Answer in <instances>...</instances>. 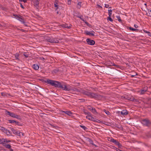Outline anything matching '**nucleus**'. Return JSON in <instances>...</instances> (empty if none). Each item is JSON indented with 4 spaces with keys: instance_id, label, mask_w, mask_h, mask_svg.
Listing matches in <instances>:
<instances>
[{
    "instance_id": "nucleus-1",
    "label": "nucleus",
    "mask_w": 151,
    "mask_h": 151,
    "mask_svg": "<svg viewBox=\"0 0 151 151\" xmlns=\"http://www.w3.org/2000/svg\"><path fill=\"white\" fill-rule=\"evenodd\" d=\"M58 88L62 89L63 90L68 91H70L72 89V87L70 85H67L66 83L63 82L60 83L59 82Z\"/></svg>"
},
{
    "instance_id": "nucleus-2",
    "label": "nucleus",
    "mask_w": 151,
    "mask_h": 151,
    "mask_svg": "<svg viewBox=\"0 0 151 151\" xmlns=\"http://www.w3.org/2000/svg\"><path fill=\"white\" fill-rule=\"evenodd\" d=\"M45 83L50 84L56 88H58L59 82L47 79L45 81Z\"/></svg>"
},
{
    "instance_id": "nucleus-3",
    "label": "nucleus",
    "mask_w": 151,
    "mask_h": 151,
    "mask_svg": "<svg viewBox=\"0 0 151 151\" xmlns=\"http://www.w3.org/2000/svg\"><path fill=\"white\" fill-rule=\"evenodd\" d=\"M44 39L47 40V41L49 42L52 43H58L59 42V40L57 38H54L52 37H45L44 38Z\"/></svg>"
},
{
    "instance_id": "nucleus-4",
    "label": "nucleus",
    "mask_w": 151,
    "mask_h": 151,
    "mask_svg": "<svg viewBox=\"0 0 151 151\" xmlns=\"http://www.w3.org/2000/svg\"><path fill=\"white\" fill-rule=\"evenodd\" d=\"M90 94L89 96L92 98H94L100 99H102L103 97V96H101L98 95L96 93H93L90 92Z\"/></svg>"
},
{
    "instance_id": "nucleus-5",
    "label": "nucleus",
    "mask_w": 151,
    "mask_h": 151,
    "mask_svg": "<svg viewBox=\"0 0 151 151\" xmlns=\"http://www.w3.org/2000/svg\"><path fill=\"white\" fill-rule=\"evenodd\" d=\"M6 114L7 115L10 116L12 117L15 118L17 119H19V116L16 114L11 113L8 111H6Z\"/></svg>"
},
{
    "instance_id": "nucleus-6",
    "label": "nucleus",
    "mask_w": 151,
    "mask_h": 151,
    "mask_svg": "<svg viewBox=\"0 0 151 151\" xmlns=\"http://www.w3.org/2000/svg\"><path fill=\"white\" fill-rule=\"evenodd\" d=\"M141 123L145 126H149L151 125L150 121L146 119H144L141 121Z\"/></svg>"
},
{
    "instance_id": "nucleus-7",
    "label": "nucleus",
    "mask_w": 151,
    "mask_h": 151,
    "mask_svg": "<svg viewBox=\"0 0 151 151\" xmlns=\"http://www.w3.org/2000/svg\"><path fill=\"white\" fill-rule=\"evenodd\" d=\"M86 41L88 44L91 45H93L95 43V42L94 41L90 40L89 38H88L87 39Z\"/></svg>"
},
{
    "instance_id": "nucleus-8",
    "label": "nucleus",
    "mask_w": 151,
    "mask_h": 151,
    "mask_svg": "<svg viewBox=\"0 0 151 151\" xmlns=\"http://www.w3.org/2000/svg\"><path fill=\"white\" fill-rule=\"evenodd\" d=\"M81 92L83 94L87 95L88 96H89V95L90 94V92L83 90H81Z\"/></svg>"
},
{
    "instance_id": "nucleus-9",
    "label": "nucleus",
    "mask_w": 151,
    "mask_h": 151,
    "mask_svg": "<svg viewBox=\"0 0 151 151\" xmlns=\"http://www.w3.org/2000/svg\"><path fill=\"white\" fill-rule=\"evenodd\" d=\"M85 33L87 35H89L92 36H94V32L93 31H91V32L88 31H85Z\"/></svg>"
},
{
    "instance_id": "nucleus-10",
    "label": "nucleus",
    "mask_w": 151,
    "mask_h": 151,
    "mask_svg": "<svg viewBox=\"0 0 151 151\" xmlns=\"http://www.w3.org/2000/svg\"><path fill=\"white\" fill-rule=\"evenodd\" d=\"M147 86L145 87L143 89L141 90V91H139V92L141 94H143L147 91Z\"/></svg>"
},
{
    "instance_id": "nucleus-11",
    "label": "nucleus",
    "mask_w": 151,
    "mask_h": 151,
    "mask_svg": "<svg viewBox=\"0 0 151 151\" xmlns=\"http://www.w3.org/2000/svg\"><path fill=\"white\" fill-rule=\"evenodd\" d=\"M86 118L90 120L94 121L95 119L92 116V115L90 114V115H88L86 116Z\"/></svg>"
},
{
    "instance_id": "nucleus-12",
    "label": "nucleus",
    "mask_w": 151,
    "mask_h": 151,
    "mask_svg": "<svg viewBox=\"0 0 151 151\" xmlns=\"http://www.w3.org/2000/svg\"><path fill=\"white\" fill-rule=\"evenodd\" d=\"M118 112L119 113H119H120L123 116H124L125 115H126L128 114L127 111L126 110H123L121 111H119Z\"/></svg>"
},
{
    "instance_id": "nucleus-13",
    "label": "nucleus",
    "mask_w": 151,
    "mask_h": 151,
    "mask_svg": "<svg viewBox=\"0 0 151 151\" xmlns=\"http://www.w3.org/2000/svg\"><path fill=\"white\" fill-rule=\"evenodd\" d=\"M1 144L3 145L4 146L7 148L9 149H10L11 148V146L10 145L4 143L3 142H1Z\"/></svg>"
},
{
    "instance_id": "nucleus-14",
    "label": "nucleus",
    "mask_w": 151,
    "mask_h": 151,
    "mask_svg": "<svg viewBox=\"0 0 151 151\" xmlns=\"http://www.w3.org/2000/svg\"><path fill=\"white\" fill-rule=\"evenodd\" d=\"M54 6L55 7H56V10H57V9H60L61 8V7L59 5V4L58 3H54Z\"/></svg>"
},
{
    "instance_id": "nucleus-15",
    "label": "nucleus",
    "mask_w": 151,
    "mask_h": 151,
    "mask_svg": "<svg viewBox=\"0 0 151 151\" xmlns=\"http://www.w3.org/2000/svg\"><path fill=\"white\" fill-rule=\"evenodd\" d=\"M91 111L94 115H96L97 114V112L96 110L93 107V108H91Z\"/></svg>"
},
{
    "instance_id": "nucleus-16",
    "label": "nucleus",
    "mask_w": 151,
    "mask_h": 151,
    "mask_svg": "<svg viewBox=\"0 0 151 151\" xmlns=\"http://www.w3.org/2000/svg\"><path fill=\"white\" fill-rule=\"evenodd\" d=\"M61 26L63 28H69L71 27L70 26H68L67 24H63Z\"/></svg>"
},
{
    "instance_id": "nucleus-17",
    "label": "nucleus",
    "mask_w": 151,
    "mask_h": 151,
    "mask_svg": "<svg viewBox=\"0 0 151 151\" xmlns=\"http://www.w3.org/2000/svg\"><path fill=\"white\" fill-rule=\"evenodd\" d=\"M78 17L79 18L81 19V20H82L84 22H85V23L88 26V25H89V24H88V23L87 22H86V21H85L84 20V19H83V18H82L83 16H81L80 17Z\"/></svg>"
},
{
    "instance_id": "nucleus-18",
    "label": "nucleus",
    "mask_w": 151,
    "mask_h": 151,
    "mask_svg": "<svg viewBox=\"0 0 151 151\" xmlns=\"http://www.w3.org/2000/svg\"><path fill=\"white\" fill-rule=\"evenodd\" d=\"M146 15L151 17V10L148 9V12H146Z\"/></svg>"
},
{
    "instance_id": "nucleus-19",
    "label": "nucleus",
    "mask_w": 151,
    "mask_h": 151,
    "mask_svg": "<svg viewBox=\"0 0 151 151\" xmlns=\"http://www.w3.org/2000/svg\"><path fill=\"white\" fill-rule=\"evenodd\" d=\"M33 68L34 69L37 70L39 69V67L37 65L34 64L33 65Z\"/></svg>"
},
{
    "instance_id": "nucleus-20",
    "label": "nucleus",
    "mask_w": 151,
    "mask_h": 151,
    "mask_svg": "<svg viewBox=\"0 0 151 151\" xmlns=\"http://www.w3.org/2000/svg\"><path fill=\"white\" fill-rule=\"evenodd\" d=\"M11 129L12 131L13 132L14 134L17 135V134L18 133V132L17 130L14 129L13 128H11Z\"/></svg>"
},
{
    "instance_id": "nucleus-21",
    "label": "nucleus",
    "mask_w": 151,
    "mask_h": 151,
    "mask_svg": "<svg viewBox=\"0 0 151 151\" xmlns=\"http://www.w3.org/2000/svg\"><path fill=\"white\" fill-rule=\"evenodd\" d=\"M72 89L70 91L73 90L74 91H76L77 92H81V90H79L77 89L76 88H73V87H72Z\"/></svg>"
},
{
    "instance_id": "nucleus-22",
    "label": "nucleus",
    "mask_w": 151,
    "mask_h": 151,
    "mask_svg": "<svg viewBox=\"0 0 151 151\" xmlns=\"http://www.w3.org/2000/svg\"><path fill=\"white\" fill-rule=\"evenodd\" d=\"M63 112L67 114V115L69 116H70L72 114L71 112L70 111H63Z\"/></svg>"
},
{
    "instance_id": "nucleus-23",
    "label": "nucleus",
    "mask_w": 151,
    "mask_h": 151,
    "mask_svg": "<svg viewBox=\"0 0 151 151\" xmlns=\"http://www.w3.org/2000/svg\"><path fill=\"white\" fill-rule=\"evenodd\" d=\"M40 0H35V4L37 6H38L39 3V1Z\"/></svg>"
},
{
    "instance_id": "nucleus-24",
    "label": "nucleus",
    "mask_w": 151,
    "mask_h": 151,
    "mask_svg": "<svg viewBox=\"0 0 151 151\" xmlns=\"http://www.w3.org/2000/svg\"><path fill=\"white\" fill-rule=\"evenodd\" d=\"M4 132L5 134H6L7 135H9L10 134H11L10 131L7 129H5V130L4 131Z\"/></svg>"
},
{
    "instance_id": "nucleus-25",
    "label": "nucleus",
    "mask_w": 151,
    "mask_h": 151,
    "mask_svg": "<svg viewBox=\"0 0 151 151\" xmlns=\"http://www.w3.org/2000/svg\"><path fill=\"white\" fill-rule=\"evenodd\" d=\"M18 19L21 22H24V20L23 19V17L22 16H20V17H19V18Z\"/></svg>"
},
{
    "instance_id": "nucleus-26",
    "label": "nucleus",
    "mask_w": 151,
    "mask_h": 151,
    "mask_svg": "<svg viewBox=\"0 0 151 151\" xmlns=\"http://www.w3.org/2000/svg\"><path fill=\"white\" fill-rule=\"evenodd\" d=\"M110 141L116 144L117 141H116V140L114 139H111L110 140Z\"/></svg>"
},
{
    "instance_id": "nucleus-27",
    "label": "nucleus",
    "mask_w": 151,
    "mask_h": 151,
    "mask_svg": "<svg viewBox=\"0 0 151 151\" xmlns=\"http://www.w3.org/2000/svg\"><path fill=\"white\" fill-rule=\"evenodd\" d=\"M24 133L22 132H18V133L17 134V135L18 136H21V135L23 136Z\"/></svg>"
},
{
    "instance_id": "nucleus-28",
    "label": "nucleus",
    "mask_w": 151,
    "mask_h": 151,
    "mask_svg": "<svg viewBox=\"0 0 151 151\" xmlns=\"http://www.w3.org/2000/svg\"><path fill=\"white\" fill-rule=\"evenodd\" d=\"M5 129L4 127L0 126V130L2 131V132H4L5 130Z\"/></svg>"
},
{
    "instance_id": "nucleus-29",
    "label": "nucleus",
    "mask_w": 151,
    "mask_h": 151,
    "mask_svg": "<svg viewBox=\"0 0 151 151\" xmlns=\"http://www.w3.org/2000/svg\"><path fill=\"white\" fill-rule=\"evenodd\" d=\"M109 16L111 17V15L112 11L111 10H108Z\"/></svg>"
},
{
    "instance_id": "nucleus-30",
    "label": "nucleus",
    "mask_w": 151,
    "mask_h": 151,
    "mask_svg": "<svg viewBox=\"0 0 151 151\" xmlns=\"http://www.w3.org/2000/svg\"><path fill=\"white\" fill-rule=\"evenodd\" d=\"M10 142V141L6 139H4L3 141H2L1 142H3L4 143H5V142Z\"/></svg>"
},
{
    "instance_id": "nucleus-31",
    "label": "nucleus",
    "mask_w": 151,
    "mask_h": 151,
    "mask_svg": "<svg viewBox=\"0 0 151 151\" xmlns=\"http://www.w3.org/2000/svg\"><path fill=\"white\" fill-rule=\"evenodd\" d=\"M83 113L86 115H90L91 113L89 112H86L85 110H84L83 111Z\"/></svg>"
},
{
    "instance_id": "nucleus-32",
    "label": "nucleus",
    "mask_w": 151,
    "mask_h": 151,
    "mask_svg": "<svg viewBox=\"0 0 151 151\" xmlns=\"http://www.w3.org/2000/svg\"><path fill=\"white\" fill-rule=\"evenodd\" d=\"M116 145H118L119 147H120L122 146L121 144L118 141H117Z\"/></svg>"
},
{
    "instance_id": "nucleus-33",
    "label": "nucleus",
    "mask_w": 151,
    "mask_h": 151,
    "mask_svg": "<svg viewBox=\"0 0 151 151\" xmlns=\"http://www.w3.org/2000/svg\"><path fill=\"white\" fill-rule=\"evenodd\" d=\"M81 2H79L78 3V6H77V8H80L81 7Z\"/></svg>"
},
{
    "instance_id": "nucleus-34",
    "label": "nucleus",
    "mask_w": 151,
    "mask_h": 151,
    "mask_svg": "<svg viewBox=\"0 0 151 151\" xmlns=\"http://www.w3.org/2000/svg\"><path fill=\"white\" fill-rule=\"evenodd\" d=\"M104 111L105 113L107 115L110 114V112L107 111H106L105 110H104Z\"/></svg>"
},
{
    "instance_id": "nucleus-35",
    "label": "nucleus",
    "mask_w": 151,
    "mask_h": 151,
    "mask_svg": "<svg viewBox=\"0 0 151 151\" xmlns=\"http://www.w3.org/2000/svg\"><path fill=\"white\" fill-rule=\"evenodd\" d=\"M9 122L11 123H14V122L16 123V122L14 120H9Z\"/></svg>"
},
{
    "instance_id": "nucleus-36",
    "label": "nucleus",
    "mask_w": 151,
    "mask_h": 151,
    "mask_svg": "<svg viewBox=\"0 0 151 151\" xmlns=\"http://www.w3.org/2000/svg\"><path fill=\"white\" fill-rule=\"evenodd\" d=\"M80 127L81 128H83L84 130H85L86 129H87V128L84 126L82 125H80Z\"/></svg>"
},
{
    "instance_id": "nucleus-37",
    "label": "nucleus",
    "mask_w": 151,
    "mask_h": 151,
    "mask_svg": "<svg viewBox=\"0 0 151 151\" xmlns=\"http://www.w3.org/2000/svg\"><path fill=\"white\" fill-rule=\"evenodd\" d=\"M143 31H144L146 33H147L148 34V35L150 36H151V33H150V32H148V31H145V30H143Z\"/></svg>"
},
{
    "instance_id": "nucleus-38",
    "label": "nucleus",
    "mask_w": 151,
    "mask_h": 151,
    "mask_svg": "<svg viewBox=\"0 0 151 151\" xmlns=\"http://www.w3.org/2000/svg\"><path fill=\"white\" fill-rule=\"evenodd\" d=\"M15 57L16 59H18V58L19 57V55L18 53H16L15 55Z\"/></svg>"
},
{
    "instance_id": "nucleus-39",
    "label": "nucleus",
    "mask_w": 151,
    "mask_h": 151,
    "mask_svg": "<svg viewBox=\"0 0 151 151\" xmlns=\"http://www.w3.org/2000/svg\"><path fill=\"white\" fill-rule=\"evenodd\" d=\"M129 29L132 31H135V32H137L138 30V29Z\"/></svg>"
},
{
    "instance_id": "nucleus-40",
    "label": "nucleus",
    "mask_w": 151,
    "mask_h": 151,
    "mask_svg": "<svg viewBox=\"0 0 151 151\" xmlns=\"http://www.w3.org/2000/svg\"><path fill=\"white\" fill-rule=\"evenodd\" d=\"M124 28H133L131 27H129V26H127L126 25H124Z\"/></svg>"
},
{
    "instance_id": "nucleus-41",
    "label": "nucleus",
    "mask_w": 151,
    "mask_h": 151,
    "mask_svg": "<svg viewBox=\"0 0 151 151\" xmlns=\"http://www.w3.org/2000/svg\"><path fill=\"white\" fill-rule=\"evenodd\" d=\"M108 20H109V21H112L113 19H111V18L109 16L108 17Z\"/></svg>"
},
{
    "instance_id": "nucleus-42",
    "label": "nucleus",
    "mask_w": 151,
    "mask_h": 151,
    "mask_svg": "<svg viewBox=\"0 0 151 151\" xmlns=\"http://www.w3.org/2000/svg\"><path fill=\"white\" fill-rule=\"evenodd\" d=\"M0 8L3 10H5L6 8L4 7H3L2 6H0Z\"/></svg>"
},
{
    "instance_id": "nucleus-43",
    "label": "nucleus",
    "mask_w": 151,
    "mask_h": 151,
    "mask_svg": "<svg viewBox=\"0 0 151 151\" xmlns=\"http://www.w3.org/2000/svg\"><path fill=\"white\" fill-rule=\"evenodd\" d=\"M117 18L118 20V21L119 22H121L122 21V20L121 19V18L119 16L117 17Z\"/></svg>"
},
{
    "instance_id": "nucleus-44",
    "label": "nucleus",
    "mask_w": 151,
    "mask_h": 151,
    "mask_svg": "<svg viewBox=\"0 0 151 151\" xmlns=\"http://www.w3.org/2000/svg\"><path fill=\"white\" fill-rule=\"evenodd\" d=\"M38 59L43 60H45V59L43 57H39Z\"/></svg>"
},
{
    "instance_id": "nucleus-45",
    "label": "nucleus",
    "mask_w": 151,
    "mask_h": 151,
    "mask_svg": "<svg viewBox=\"0 0 151 151\" xmlns=\"http://www.w3.org/2000/svg\"><path fill=\"white\" fill-rule=\"evenodd\" d=\"M24 55L25 56V57L27 58L28 57L29 55L27 53H25L24 54Z\"/></svg>"
},
{
    "instance_id": "nucleus-46",
    "label": "nucleus",
    "mask_w": 151,
    "mask_h": 151,
    "mask_svg": "<svg viewBox=\"0 0 151 151\" xmlns=\"http://www.w3.org/2000/svg\"><path fill=\"white\" fill-rule=\"evenodd\" d=\"M14 16L16 17V18H18V19L19 18V17H20V16H19L17 15V14H15V15H14Z\"/></svg>"
},
{
    "instance_id": "nucleus-47",
    "label": "nucleus",
    "mask_w": 151,
    "mask_h": 151,
    "mask_svg": "<svg viewBox=\"0 0 151 151\" xmlns=\"http://www.w3.org/2000/svg\"><path fill=\"white\" fill-rule=\"evenodd\" d=\"M93 107H91L90 106H88V109L90 110V111H91V108H93Z\"/></svg>"
},
{
    "instance_id": "nucleus-48",
    "label": "nucleus",
    "mask_w": 151,
    "mask_h": 151,
    "mask_svg": "<svg viewBox=\"0 0 151 151\" xmlns=\"http://www.w3.org/2000/svg\"><path fill=\"white\" fill-rule=\"evenodd\" d=\"M109 5L108 4H105V7L106 8H107L109 7Z\"/></svg>"
},
{
    "instance_id": "nucleus-49",
    "label": "nucleus",
    "mask_w": 151,
    "mask_h": 151,
    "mask_svg": "<svg viewBox=\"0 0 151 151\" xmlns=\"http://www.w3.org/2000/svg\"><path fill=\"white\" fill-rule=\"evenodd\" d=\"M20 6H21V7L22 8L24 9V7L22 5V4H20Z\"/></svg>"
},
{
    "instance_id": "nucleus-50",
    "label": "nucleus",
    "mask_w": 151,
    "mask_h": 151,
    "mask_svg": "<svg viewBox=\"0 0 151 151\" xmlns=\"http://www.w3.org/2000/svg\"><path fill=\"white\" fill-rule=\"evenodd\" d=\"M134 27H135L136 28H137V27H138V26L136 24H134Z\"/></svg>"
},
{
    "instance_id": "nucleus-51",
    "label": "nucleus",
    "mask_w": 151,
    "mask_h": 151,
    "mask_svg": "<svg viewBox=\"0 0 151 151\" xmlns=\"http://www.w3.org/2000/svg\"><path fill=\"white\" fill-rule=\"evenodd\" d=\"M97 6H98V7H99V8H102V7L101 6H100V5H98Z\"/></svg>"
},
{
    "instance_id": "nucleus-52",
    "label": "nucleus",
    "mask_w": 151,
    "mask_h": 151,
    "mask_svg": "<svg viewBox=\"0 0 151 151\" xmlns=\"http://www.w3.org/2000/svg\"><path fill=\"white\" fill-rule=\"evenodd\" d=\"M23 1L24 3H25L27 2V0H23Z\"/></svg>"
},
{
    "instance_id": "nucleus-53",
    "label": "nucleus",
    "mask_w": 151,
    "mask_h": 151,
    "mask_svg": "<svg viewBox=\"0 0 151 151\" xmlns=\"http://www.w3.org/2000/svg\"><path fill=\"white\" fill-rule=\"evenodd\" d=\"M71 3V1H68V4H70Z\"/></svg>"
},
{
    "instance_id": "nucleus-54",
    "label": "nucleus",
    "mask_w": 151,
    "mask_h": 151,
    "mask_svg": "<svg viewBox=\"0 0 151 151\" xmlns=\"http://www.w3.org/2000/svg\"><path fill=\"white\" fill-rule=\"evenodd\" d=\"M55 3H59L58 0L57 1H55Z\"/></svg>"
},
{
    "instance_id": "nucleus-55",
    "label": "nucleus",
    "mask_w": 151,
    "mask_h": 151,
    "mask_svg": "<svg viewBox=\"0 0 151 151\" xmlns=\"http://www.w3.org/2000/svg\"><path fill=\"white\" fill-rule=\"evenodd\" d=\"M21 31H24V30L23 29H21Z\"/></svg>"
},
{
    "instance_id": "nucleus-56",
    "label": "nucleus",
    "mask_w": 151,
    "mask_h": 151,
    "mask_svg": "<svg viewBox=\"0 0 151 151\" xmlns=\"http://www.w3.org/2000/svg\"><path fill=\"white\" fill-rule=\"evenodd\" d=\"M19 1H23V0H19Z\"/></svg>"
},
{
    "instance_id": "nucleus-57",
    "label": "nucleus",
    "mask_w": 151,
    "mask_h": 151,
    "mask_svg": "<svg viewBox=\"0 0 151 151\" xmlns=\"http://www.w3.org/2000/svg\"><path fill=\"white\" fill-rule=\"evenodd\" d=\"M145 4V5L146 6H147V5H147L145 3V4Z\"/></svg>"
},
{
    "instance_id": "nucleus-58",
    "label": "nucleus",
    "mask_w": 151,
    "mask_h": 151,
    "mask_svg": "<svg viewBox=\"0 0 151 151\" xmlns=\"http://www.w3.org/2000/svg\"><path fill=\"white\" fill-rule=\"evenodd\" d=\"M71 1V0H68V1Z\"/></svg>"
},
{
    "instance_id": "nucleus-59",
    "label": "nucleus",
    "mask_w": 151,
    "mask_h": 151,
    "mask_svg": "<svg viewBox=\"0 0 151 151\" xmlns=\"http://www.w3.org/2000/svg\"><path fill=\"white\" fill-rule=\"evenodd\" d=\"M57 14H58V11L57 12Z\"/></svg>"
},
{
    "instance_id": "nucleus-60",
    "label": "nucleus",
    "mask_w": 151,
    "mask_h": 151,
    "mask_svg": "<svg viewBox=\"0 0 151 151\" xmlns=\"http://www.w3.org/2000/svg\"><path fill=\"white\" fill-rule=\"evenodd\" d=\"M119 151H123L120 150H119Z\"/></svg>"
},
{
    "instance_id": "nucleus-61",
    "label": "nucleus",
    "mask_w": 151,
    "mask_h": 151,
    "mask_svg": "<svg viewBox=\"0 0 151 151\" xmlns=\"http://www.w3.org/2000/svg\"><path fill=\"white\" fill-rule=\"evenodd\" d=\"M132 76V77H133V76Z\"/></svg>"
}]
</instances>
